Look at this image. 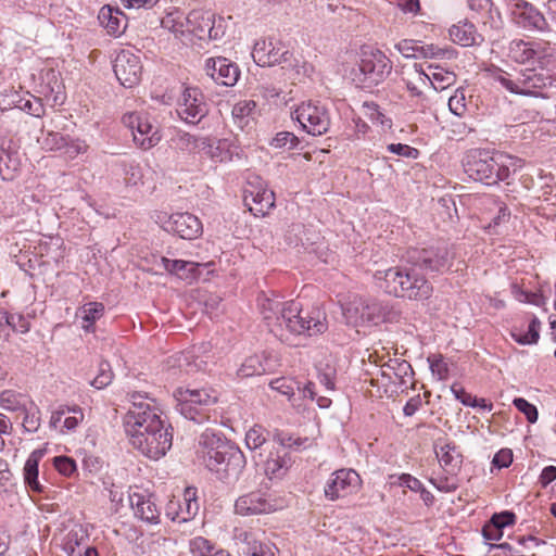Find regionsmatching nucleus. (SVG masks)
I'll list each match as a JSON object with an SVG mask.
<instances>
[{"label":"nucleus","instance_id":"nucleus-1","mask_svg":"<svg viewBox=\"0 0 556 556\" xmlns=\"http://www.w3.org/2000/svg\"><path fill=\"white\" fill-rule=\"evenodd\" d=\"M554 49L544 42L513 40L508 56L519 64H538L539 68L497 70L493 79L506 91L523 97H545L543 90L555 79L546 72L553 62Z\"/></svg>","mask_w":556,"mask_h":556},{"label":"nucleus","instance_id":"nucleus-2","mask_svg":"<svg viewBox=\"0 0 556 556\" xmlns=\"http://www.w3.org/2000/svg\"><path fill=\"white\" fill-rule=\"evenodd\" d=\"M260 309L269 331L288 345H298L302 336H316L327 330L326 314L319 307L304 311L300 301L281 302L263 298Z\"/></svg>","mask_w":556,"mask_h":556},{"label":"nucleus","instance_id":"nucleus-3","mask_svg":"<svg viewBox=\"0 0 556 556\" xmlns=\"http://www.w3.org/2000/svg\"><path fill=\"white\" fill-rule=\"evenodd\" d=\"M198 453L204 466L228 484L239 480L247 465L243 452L212 429L200 435Z\"/></svg>","mask_w":556,"mask_h":556},{"label":"nucleus","instance_id":"nucleus-4","mask_svg":"<svg viewBox=\"0 0 556 556\" xmlns=\"http://www.w3.org/2000/svg\"><path fill=\"white\" fill-rule=\"evenodd\" d=\"M462 164L469 178L488 186L508 179L511 173L522 166L518 157L482 149L467 151Z\"/></svg>","mask_w":556,"mask_h":556},{"label":"nucleus","instance_id":"nucleus-5","mask_svg":"<svg viewBox=\"0 0 556 556\" xmlns=\"http://www.w3.org/2000/svg\"><path fill=\"white\" fill-rule=\"evenodd\" d=\"M376 285L386 293L408 300H426L432 294L431 283L412 264L377 270Z\"/></svg>","mask_w":556,"mask_h":556},{"label":"nucleus","instance_id":"nucleus-6","mask_svg":"<svg viewBox=\"0 0 556 556\" xmlns=\"http://www.w3.org/2000/svg\"><path fill=\"white\" fill-rule=\"evenodd\" d=\"M129 396L131 405L124 417L125 431L129 440L137 431L142 433L165 424L153 399L140 392H134Z\"/></svg>","mask_w":556,"mask_h":556},{"label":"nucleus","instance_id":"nucleus-7","mask_svg":"<svg viewBox=\"0 0 556 556\" xmlns=\"http://www.w3.org/2000/svg\"><path fill=\"white\" fill-rule=\"evenodd\" d=\"M176 409L187 419L202 424L211 419V408L218 401V393L213 389H182L175 392Z\"/></svg>","mask_w":556,"mask_h":556},{"label":"nucleus","instance_id":"nucleus-8","mask_svg":"<svg viewBox=\"0 0 556 556\" xmlns=\"http://www.w3.org/2000/svg\"><path fill=\"white\" fill-rule=\"evenodd\" d=\"M355 72V80L362 88L370 89L383 83L392 72L391 60L379 49L363 47Z\"/></svg>","mask_w":556,"mask_h":556},{"label":"nucleus","instance_id":"nucleus-9","mask_svg":"<svg viewBox=\"0 0 556 556\" xmlns=\"http://www.w3.org/2000/svg\"><path fill=\"white\" fill-rule=\"evenodd\" d=\"M343 315L349 325L359 327L391 320L394 313L389 305L377 300L355 298L343 308Z\"/></svg>","mask_w":556,"mask_h":556},{"label":"nucleus","instance_id":"nucleus-10","mask_svg":"<svg viewBox=\"0 0 556 556\" xmlns=\"http://www.w3.org/2000/svg\"><path fill=\"white\" fill-rule=\"evenodd\" d=\"M170 425H161L155 427L153 430H147L141 432H135L131 435L130 444L141 452L144 456L151 459H160L165 456L173 444V432Z\"/></svg>","mask_w":556,"mask_h":556},{"label":"nucleus","instance_id":"nucleus-11","mask_svg":"<svg viewBox=\"0 0 556 556\" xmlns=\"http://www.w3.org/2000/svg\"><path fill=\"white\" fill-rule=\"evenodd\" d=\"M292 119L296 121L301 128L312 136L326 134L331 125V116L328 108L319 101L308 100L299 104L291 112Z\"/></svg>","mask_w":556,"mask_h":556},{"label":"nucleus","instance_id":"nucleus-12","mask_svg":"<svg viewBox=\"0 0 556 556\" xmlns=\"http://www.w3.org/2000/svg\"><path fill=\"white\" fill-rule=\"evenodd\" d=\"M122 122L131 130L134 142L142 150H149L161 141L159 128L147 112L126 113L123 115Z\"/></svg>","mask_w":556,"mask_h":556},{"label":"nucleus","instance_id":"nucleus-13","mask_svg":"<svg viewBox=\"0 0 556 556\" xmlns=\"http://www.w3.org/2000/svg\"><path fill=\"white\" fill-rule=\"evenodd\" d=\"M452 257L446 247L412 249L407 262L425 273L443 274L451 269Z\"/></svg>","mask_w":556,"mask_h":556},{"label":"nucleus","instance_id":"nucleus-14","mask_svg":"<svg viewBox=\"0 0 556 556\" xmlns=\"http://www.w3.org/2000/svg\"><path fill=\"white\" fill-rule=\"evenodd\" d=\"M361 483V477L354 469L342 468L330 475L324 486V495L334 502L356 493Z\"/></svg>","mask_w":556,"mask_h":556},{"label":"nucleus","instance_id":"nucleus-15","mask_svg":"<svg viewBox=\"0 0 556 556\" xmlns=\"http://www.w3.org/2000/svg\"><path fill=\"white\" fill-rule=\"evenodd\" d=\"M238 553L242 556H278L279 549L252 530L235 528L232 535Z\"/></svg>","mask_w":556,"mask_h":556},{"label":"nucleus","instance_id":"nucleus-16","mask_svg":"<svg viewBox=\"0 0 556 556\" xmlns=\"http://www.w3.org/2000/svg\"><path fill=\"white\" fill-rule=\"evenodd\" d=\"M165 231L178 236L184 240H194L203 233V225L198 216L189 212H177L169 216H159Z\"/></svg>","mask_w":556,"mask_h":556},{"label":"nucleus","instance_id":"nucleus-17","mask_svg":"<svg viewBox=\"0 0 556 556\" xmlns=\"http://www.w3.org/2000/svg\"><path fill=\"white\" fill-rule=\"evenodd\" d=\"M292 53L285 42L276 37L257 40L253 47L252 58L260 66H275L290 61Z\"/></svg>","mask_w":556,"mask_h":556},{"label":"nucleus","instance_id":"nucleus-18","mask_svg":"<svg viewBox=\"0 0 556 556\" xmlns=\"http://www.w3.org/2000/svg\"><path fill=\"white\" fill-rule=\"evenodd\" d=\"M187 31L200 40H216L225 33L223 18H216L215 14L210 11H191L187 16Z\"/></svg>","mask_w":556,"mask_h":556},{"label":"nucleus","instance_id":"nucleus-19","mask_svg":"<svg viewBox=\"0 0 556 556\" xmlns=\"http://www.w3.org/2000/svg\"><path fill=\"white\" fill-rule=\"evenodd\" d=\"M244 202L255 215L264 216L275 206V193L261 177L253 176L248 179Z\"/></svg>","mask_w":556,"mask_h":556},{"label":"nucleus","instance_id":"nucleus-20","mask_svg":"<svg viewBox=\"0 0 556 556\" xmlns=\"http://www.w3.org/2000/svg\"><path fill=\"white\" fill-rule=\"evenodd\" d=\"M176 112L181 121L195 125L206 116L208 108L198 88H186L178 100Z\"/></svg>","mask_w":556,"mask_h":556},{"label":"nucleus","instance_id":"nucleus-21","mask_svg":"<svg viewBox=\"0 0 556 556\" xmlns=\"http://www.w3.org/2000/svg\"><path fill=\"white\" fill-rule=\"evenodd\" d=\"M188 141L193 140L195 148L206 157L214 162H229L233 157L241 156V149L239 146L230 139L212 140L208 138L195 139L188 136Z\"/></svg>","mask_w":556,"mask_h":556},{"label":"nucleus","instance_id":"nucleus-22","mask_svg":"<svg viewBox=\"0 0 556 556\" xmlns=\"http://www.w3.org/2000/svg\"><path fill=\"white\" fill-rule=\"evenodd\" d=\"M113 71L122 86L132 88L140 81L142 65L139 56L128 50H123L114 60Z\"/></svg>","mask_w":556,"mask_h":556},{"label":"nucleus","instance_id":"nucleus-23","mask_svg":"<svg viewBox=\"0 0 556 556\" xmlns=\"http://www.w3.org/2000/svg\"><path fill=\"white\" fill-rule=\"evenodd\" d=\"M199 508L197 489L189 486L186 488L182 500L174 497L166 504L165 515L172 521L181 523L193 519Z\"/></svg>","mask_w":556,"mask_h":556},{"label":"nucleus","instance_id":"nucleus-24","mask_svg":"<svg viewBox=\"0 0 556 556\" xmlns=\"http://www.w3.org/2000/svg\"><path fill=\"white\" fill-rule=\"evenodd\" d=\"M510 10L516 22L525 29L543 31L547 28L544 15L526 0H511Z\"/></svg>","mask_w":556,"mask_h":556},{"label":"nucleus","instance_id":"nucleus-25","mask_svg":"<svg viewBox=\"0 0 556 556\" xmlns=\"http://www.w3.org/2000/svg\"><path fill=\"white\" fill-rule=\"evenodd\" d=\"M205 73L216 84L231 87L239 79V67L226 58H210L205 61Z\"/></svg>","mask_w":556,"mask_h":556},{"label":"nucleus","instance_id":"nucleus-26","mask_svg":"<svg viewBox=\"0 0 556 556\" xmlns=\"http://www.w3.org/2000/svg\"><path fill=\"white\" fill-rule=\"evenodd\" d=\"M274 509V505L260 492L244 494L235 503V510L241 516L268 514Z\"/></svg>","mask_w":556,"mask_h":556},{"label":"nucleus","instance_id":"nucleus-27","mask_svg":"<svg viewBox=\"0 0 556 556\" xmlns=\"http://www.w3.org/2000/svg\"><path fill=\"white\" fill-rule=\"evenodd\" d=\"M253 459L257 466H263L265 475L270 479L283 476L290 463L285 450H277L276 452L269 450L266 458H264L263 453L260 452L253 455Z\"/></svg>","mask_w":556,"mask_h":556},{"label":"nucleus","instance_id":"nucleus-28","mask_svg":"<svg viewBox=\"0 0 556 556\" xmlns=\"http://www.w3.org/2000/svg\"><path fill=\"white\" fill-rule=\"evenodd\" d=\"M434 452L441 467L451 475H455L462 466L463 455L453 442L437 443Z\"/></svg>","mask_w":556,"mask_h":556},{"label":"nucleus","instance_id":"nucleus-29","mask_svg":"<svg viewBox=\"0 0 556 556\" xmlns=\"http://www.w3.org/2000/svg\"><path fill=\"white\" fill-rule=\"evenodd\" d=\"M129 502L136 517L149 523L159 522L161 513L151 496L135 492L129 495Z\"/></svg>","mask_w":556,"mask_h":556},{"label":"nucleus","instance_id":"nucleus-30","mask_svg":"<svg viewBox=\"0 0 556 556\" xmlns=\"http://www.w3.org/2000/svg\"><path fill=\"white\" fill-rule=\"evenodd\" d=\"M404 75L405 77H403V80L407 91L412 97L417 98L420 101V104L425 106L427 98L424 94L422 87L428 86L430 75L422 70L421 65L418 64H414L412 68L405 71Z\"/></svg>","mask_w":556,"mask_h":556},{"label":"nucleus","instance_id":"nucleus-31","mask_svg":"<svg viewBox=\"0 0 556 556\" xmlns=\"http://www.w3.org/2000/svg\"><path fill=\"white\" fill-rule=\"evenodd\" d=\"M98 20L110 35L121 36L127 27V18L119 9L110 5L101 8Z\"/></svg>","mask_w":556,"mask_h":556},{"label":"nucleus","instance_id":"nucleus-32","mask_svg":"<svg viewBox=\"0 0 556 556\" xmlns=\"http://www.w3.org/2000/svg\"><path fill=\"white\" fill-rule=\"evenodd\" d=\"M45 451L43 450H35L30 453L28 458L25 462L24 468H23V477H24V483L25 485L33 492L36 493H42L45 490V486L39 482L38 475H39V462L43 457Z\"/></svg>","mask_w":556,"mask_h":556},{"label":"nucleus","instance_id":"nucleus-33","mask_svg":"<svg viewBox=\"0 0 556 556\" xmlns=\"http://www.w3.org/2000/svg\"><path fill=\"white\" fill-rule=\"evenodd\" d=\"M256 102L242 100L237 102L231 110L233 124L242 131L252 129L255 122Z\"/></svg>","mask_w":556,"mask_h":556},{"label":"nucleus","instance_id":"nucleus-34","mask_svg":"<svg viewBox=\"0 0 556 556\" xmlns=\"http://www.w3.org/2000/svg\"><path fill=\"white\" fill-rule=\"evenodd\" d=\"M275 362L265 354L252 355L245 358L238 370L240 377H253L274 370Z\"/></svg>","mask_w":556,"mask_h":556},{"label":"nucleus","instance_id":"nucleus-35","mask_svg":"<svg viewBox=\"0 0 556 556\" xmlns=\"http://www.w3.org/2000/svg\"><path fill=\"white\" fill-rule=\"evenodd\" d=\"M448 33L451 39L463 47H471L482 40V37L477 33L476 26L467 21L453 25Z\"/></svg>","mask_w":556,"mask_h":556},{"label":"nucleus","instance_id":"nucleus-36","mask_svg":"<svg viewBox=\"0 0 556 556\" xmlns=\"http://www.w3.org/2000/svg\"><path fill=\"white\" fill-rule=\"evenodd\" d=\"M164 268L173 275L184 280H193L199 275V268L202 266L200 263L182 260H170L162 257L161 260Z\"/></svg>","mask_w":556,"mask_h":556},{"label":"nucleus","instance_id":"nucleus-37","mask_svg":"<svg viewBox=\"0 0 556 556\" xmlns=\"http://www.w3.org/2000/svg\"><path fill=\"white\" fill-rule=\"evenodd\" d=\"M48 79L47 86L42 87L41 93L51 106L63 104L65 94L62 91V84L59 81L58 73L54 70H48L46 73Z\"/></svg>","mask_w":556,"mask_h":556},{"label":"nucleus","instance_id":"nucleus-38","mask_svg":"<svg viewBox=\"0 0 556 556\" xmlns=\"http://www.w3.org/2000/svg\"><path fill=\"white\" fill-rule=\"evenodd\" d=\"M163 28L167 29L175 37L179 38L187 31V16L182 12L175 10L167 13L161 21Z\"/></svg>","mask_w":556,"mask_h":556},{"label":"nucleus","instance_id":"nucleus-39","mask_svg":"<svg viewBox=\"0 0 556 556\" xmlns=\"http://www.w3.org/2000/svg\"><path fill=\"white\" fill-rule=\"evenodd\" d=\"M486 202L493 205L495 215L491 218L488 228L493 229L495 233H501V228L506 226L510 219V212L507 206L493 198H488Z\"/></svg>","mask_w":556,"mask_h":556},{"label":"nucleus","instance_id":"nucleus-40","mask_svg":"<svg viewBox=\"0 0 556 556\" xmlns=\"http://www.w3.org/2000/svg\"><path fill=\"white\" fill-rule=\"evenodd\" d=\"M429 70L431 72L428 73L430 75L428 84H431L435 90H444L456 80V76L453 72L446 71L440 66L433 67L430 65Z\"/></svg>","mask_w":556,"mask_h":556},{"label":"nucleus","instance_id":"nucleus-41","mask_svg":"<svg viewBox=\"0 0 556 556\" xmlns=\"http://www.w3.org/2000/svg\"><path fill=\"white\" fill-rule=\"evenodd\" d=\"M266 430L261 426L250 428L245 433V444L251 451H267L268 442L266 439Z\"/></svg>","mask_w":556,"mask_h":556},{"label":"nucleus","instance_id":"nucleus-42","mask_svg":"<svg viewBox=\"0 0 556 556\" xmlns=\"http://www.w3.org/2000/svg\"><path fill=\"white\" fill-rule=\"evenodd\" d=\"M81 318L85 325L83 328L86 331H90L93 327V324L99 320L104 314V305L100 302H89L85 304L81 308Z\"/></svg>","mask_w":556,"mask_h":556},{"label":"nucleus","instance_id":"nucleus-43","mask_svg":"<svg viewBox=\"0 0 556 556\" xmlns=\"http://www.w3.org/2000/svg\"><path fill=\"white\" fill-rule=\"evenodd\" d=\"M541 323L536 317H533L528 325V330L525 332L513 331L511 336L516 342L522 345L534 344L540 338Z\"/></svg>","mask_w":556,"mask_h":556},{"label":"nucleus","instance_id":"nucleus-44","mask_svg":"<svg viewBox=\"0 0 556 556\" xmlns=\"http://www.w3.org/2000/svg\"><path fill=\"white\" fill-rule=\"evenodd\" d=\"M364 115L374 124L380 125L382 129H390L392 126L391 118L387 117L380 106L375 102H364Z\"/></svg>","mask_w":556,"mask_h":556},{"label":"nucleus","instance_id":"nucleus-45","mask_svg":"<svg viewBox=\"0 0 556 556\" xmlns=\"http://www.w3.org/2000/svg\"><path fill=\"white\" fill-rule=\"evenodd\" d=\"M511 294L520 303H528L535 306H543L546 304V299L542 293L526 291L518 283L511 285Z\"/></svg>","mask_w":556,"mask_h":556},{"label":"nucleus","instance_id":"nucleus-46","mask_svg":"<svg viewBox=\"0 0 556 556\" xmlns=\"http://www.w3.org/2000/svg\"><path fill=\"white\" fill-rule=\"evenodd\" d=\"M1 319L14 332L23 334L29 331V321L22 314L4 312Z\"/></svg>","mask_w":556,"mask_h":556},{"label":"nucleus","instance_id":"nucleus-47","mask_svg":"<svg viewBox=\"0 0 556 556\" xmlns=\"http://www.w3.org/2000/svg\"><path fill=\"white\" fill-rule=\"evenodd\" d=\"M300 143L299 138L290 131H280L271 139L270 146L275 149H295Z\"/></svg>","mask_w":556,"mask_h":556},{"label":"nucleus","instance_id":"nucleus-48","mask_svg":"<svg viewBox=\"0 0 556 556\" xmlns=\"http://www.w3.org/2000/svg\"><path fill=\"white\" fill-rule=\"evenodd\" d=\"M0 402L2 408L7 410L18 412L25 409L24 399L10 390L1 392Z\"/></svg>","mask_w":556,"mask_h":556},{"label":"nucleus","instance_id":"nucleus-49","mask_svg":"<svg viewBox=\"0 0 556 556\" xmlns=\"http://www.w3.org/2000/svg\"><path fill=\"white\" fill-rule=\"evenodd\" d=\"M113 380V372L111 365L108 362H101L98 369V375L91 380L90 384L98 390L104 389Z\"/></svg>","mask_w":556,"mask_h":556},{"label":"nucleus","instance_id":"nucleus-50","mask_svg":"<svg viewBox=\"0 0 556 556\" xmlns=\"http://www.w3.org/2000/svg\"><path fill=\"white\" fill-rule=\"evenodd\" d=\"M192 357L193 355L190 352H181L173 356L169 364L172 367H178L180 370H185L186 372L200 369V364L192 362Z\"/></svg>","mask_w":556,"mask_h":556},{"label":"nucleus","instance_id":"nucleus-51","mask_svg":"<svg viewBox=\"0 0 556 556\" xmlns=\"http://www.w3.org/2000/svg\"><path fill=\"white\" fill-rule=\"evenodd\" d=\"M214 549V545L203 536H197L190 541V552L193 556H212Z\"/></svg>","mask_w":556,"mask_h":556},{"label":"nucleus","instance_id":"nucleus-52","mask_svg":"<svg viewBox=\"0 0 556 556\" xmlns=\"http://www.w3.org/2000/svg\"><path fill=\"white\" fill-rule=\"evenodd\" d=\"M369 130V126L361 117L352 119V126L344 132L345 139L354 141L365 138Z\"/></svg>","mask_w":556,"mask_h":556},{"label":"nucleus","instance_id":"nucleus-53","mask_svg":"<svg viewBox=\"0 0 556 556\" xmlns=\"http://www.w3.org/2000/svg\"><path fill=\"white\" fill-rule=\"evenodd\" d=\"M448 109L456 116H463L466 111V94L463 89H456L448 99Z\"/></svg>","mask_w":556,"mask_h":556},{"label":"nucleus","instance_id":"nucleus-54","mask_svg":"<svg viewBox=\"0 0 556 556\" xmlns=\"http://www.w3.org/2000/svg\"><path fill=\"white\" fill-rule=\"evenodd\" d=\"M18 163L13 160L9 153L2 152L0 155V175L3 180H12L17 170Z\"/></svg>","mask_w":556,"mask_h":556},{"label":"nucleus","instance_id":"nucleus-55","mask_svg":"<svg viewBox=\"0 0 556 556\" xmlns=\"http://www.w3.org/2000/svg\"><path fill=\"white\" fill-rule=\"evenodd\" d=\"M420 43L412 39H403L395 43V49L406 59L420 56Z\"/></svg>","mask_w":556,"mask_h":556},{"label":"nucleus","instance_id":"nucleus-56","mask_svg":"<svg viewBox=\"0 0 556 556\" xmlns=\"http://www.w3.org/2000/svg\"><path fill=\"white\" fill-rule=\"evenodd\" d=\"M87 150L88 144L84 140L67 137L66 144L64 146L62 152L68 159H75L79 154L86 153Z\"/></svg>","mask_w":556,"mask_h":556},{"label":"nucleus","instance_id":"nucleus-57","mask_svg":"<svg viewBox=\"0 0 556 556\" xmlns=\"http://www.w3.org/2000/svg\"><path fill=\"white\" fill-rule=\"evenodd\" d=\"M67 136L56 131H48L42 138V146L51 151H62L66 144Z\"/></svg>","mask_w":556,"mask_h":556},{"label":"nucleus","instance_id":"nucleus-58","mask_svg":"<svg viewBox=\"0 0 556 556\" xmlns=\"http://www.w3.org/2000/svg\"><path fill=\"white\" fill-rule=\"evenodd\" d=\"M71 415H66L65 419L63 420L62 425V431H73L77 428V426L84 420V412L83 409L77 406H71Z\"/></svg>","mask_w":556,"mask_h":556},{"label":"nucleus","instance_id":"nucleus-59","mask_svg":"<svg viewBox=\"0 0 556 556\" xmlns=\"http://www.w3.org/2000/svg\"><path fill=\"white\" fill-rule=\"evenodd\" d=\"M430 369L433 376L439 380H445L448 376L447 364L441 355H432L428 357Z\"/></svg>","mask_w":556,"mask_h":556},{"label":"nucleus","instance_id":"nucleus-60","mask_svg":"<svg viewBox=\"0 0 556 556\" xmlns=\"http://www.w3.org/2000/svg\"><path fill=\"white\" fill-rule=\"evenodd\" d=\"M513 404L519 412L525 414L529 422L534 424L538 420L539 414L536 407L533 404L529 403L526 399L516 397L513 401Z\"/></svg>","mask_w":556,"mask_h":556},{"label":"nucleus","instance_id":"nucleus-61","mask_svg":"<svg viewBox=\"0 0 556 556\" xmlns=\"http://www.w3.org/2000/svg\"><path fill=\"white\" fill-rule=\"evenodd\" d=\"M387 150L390 153L407 159L416 160L419 156L418 149L404 143H390L387 146Z\"/></svg>","mask_w":556,"mask_h":556},{"label":"nucleus","instance_id":"nucleus-62","mask_svg":"<svg viewBox=\"0 0 556 556\" xmlns=\"http://www.w3.org/2000/svg\"><path fill=\"white\" fill-rule=\"evenodd\" d=\"M279 441L280 445L282 446L281 450L289 447L298 451L301 448H306L311 445V442L307 438H293L290 434H280Z\"/></svg>","mask_w":556,"mask_h":556},{"label":"nucleus","instance_id":"nucleus-63","mask_svg":"<svg viewBox=\"0 0 556 556\" xmlns=\"http://www.w3.org/2000/svg\"><path fill=\"white\" fill-rule=\"evenodd\" d=\"M53 464L55 469L65 477H70L76 471V463L67 456L54 457Z\"/></svg>","mask_w":556,"mask_h":556},{"label":"nucleus","instance_id":"nucleus-64","mask_svg":"<svg viewBox=\"0 0 556 556\" xmlns=\"http://www.w3.org/2000/svg\"><path fill=\"white\" fill-rule=\"evenodd\" d=\"M71 406L60 405L51 414L50 426L54 429L62 431L63 420L66 415H71Z\"/></svg>","mask_w":556,"mask_h":556}]
</instances>
